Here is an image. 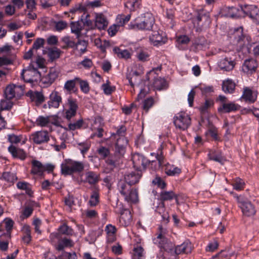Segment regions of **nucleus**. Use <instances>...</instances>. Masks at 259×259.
Listing matches in <instances>:
<instances>
[{
	"mask_svg": "<svg viewBox=\"0 0 259 259\" xmlns=\"http://www.w3.org/2000/svg\"><path fill=\"white\" fill-rule=\"evenodd\" d=\"M230 194L236 199L238 207L241 209L243 214L246 217L253 216L256 213L254 205L243 195H238L233 192Z\"/></svg>",
	"mask_w": 259,
	"mask_h": 259,
	"instance_id": "f257e3e1",
	"label": "nucleus"
},
{
	"mask_svg": "<svg viewBox=\"0 0 259 259\" xmlns=\"http://www.w3.org/2000/svg\"><path fill=\"white\" fill-rule=\"evenodd\" d=\"M84 167V164L81 161L66 159L61 165V173L64 176L80 173L83 171Z\"/></svg>",
	"mask_w": 259,
	"mask_h": 259,
	"instance_id": "f03ea898",
	"label": "nucleus"
},
{
	"mask_svg": "<svg viewBox=\"0 0 259 259\" xmlns=\"http://www.w3.org/2000/svg\"><path fill=\"white\" fill-rule=\"evenodd\" d=\"M131 186L125 182L120 181L118 184V189L125 201L136 203L138 201V191L136 189L132 188Z\"/></svg>",
	"mask_w": 259,
	"mask_h": 259,
	"instance_id": "7ed1b4c3",
	"label": "nucleus"
},
{
	"mask_svg": "<svg viewBox=\"0 0 259 259\" xmlns=\"http://www.w3.org/2000/svg\"><path fill=\"white\" fill-rule=\"evenodd\" d=\"M155 23V20L152 14L147 13L144 16L139 17L135 21L133 27L141 30H151Z\"/></svg>",
	"mask_w": 259,
	"mask_h": 259,
	"instance_id": "20e7f679",
	"label": "nucleus"
},
{
	"mask_svg": "<svg viewBox=\"0 0 259 259\" xmlns=\"http://www.w3.org/2000/svg\"><path fill=\"white\" fill-rule=\"evenodd\" d=\"M21 76L25 81L27 82H37L40 80L41 74L33 64H30L21 73Z\"/></svg>",
	"mask_w": 259,
	"mask_h": 259,
	"instance_id": "39448f33",
	"label": "nucleus"
},
{
	"mask_svg": "<svg viewBox=\"0 0 259 259\" xmlns=\"http://www.w3.org/2000/svg\"><path fill=\"white\" fill-rule=\"evenodd\" d=\"M59 74L60 71L58 68L52 67L44 75H41L40 81L44 87H50L58 78Z\"/></svg>",
	"mask_w": 259,
	"mask_h": 259,
	"instance_id": "423d86ee",
	"label": "nucleus"
},
{
	"mask_svg": "<svg viewBox=\"0 0 259 259\" xmlns=\"http://www.w3.org/2000/svg\"><path fill=\"white\" fill-rule=\"evenodd\" d=\"M174 123L177 128L184 131L190 125L191 119L187 113L181 112L174 117Z\"/></svg>",
	"mask_w": 259,
	"mask_h": 259,
	"instance_id": "0eeeda50",
	"label": "nucleus"
},
{
	"mask_svg": "<svg viewBox=\"0 0 259 259\" xmlns=\"http://www.w3.org/2000/svg\"><path fill=\"white\" fill-rule=\"evenodd\" d=\"M50 238L52 243H56V240H58V244L55 245V248L57 250L61 251L65 247H70L73 246L74 243L72 240L66 238H61L59 233H52L50 234Z\"/></svg>",
	"mask_w": 259,
	"mask_h": 259,
	"instance_id": "6e6552de",
	"label": "nucleus"
},
{
	"mask_svg": "<svg viewBox=\"0 0 259 259\" xmlns=\"http://www.w3.org/2000/svg\"><path fill=\"white\" fill-rule=\"evenodd\" d=\"M24 93V86L10 84L7 86L4 91L5 97L9 99L20 98Z\"/></svg>",
	"mask_w": 259,
	"mask_h": 259,
	"instance_id": "1a4fd4ad",
	"label": "nucleus"
},
{
	"mask_svg": "<svg viewBox=\"0 0 259 259\" xmlns=\"http://www.w3.org/2000/svg\"><path fill=\"white\" fill-rule=\"evenodd\" d=\"M151 155H154L156 159V160L148 161V164L152 169L153 170H158L165 164V160L162 151V145H160L156 153H152Z\"/></svg>",
	"mask_w": 259,
	"mask_h": 259,
	"instance_id": "9d476101",
	"label": "nucleus"
},
{
	"mask_svg": "<svg viewBox=\"0 0 259 259\" xmlns=\"http://www.w3.org/2000/svg\"><path fill=\"white\" fill-rule=\"evenodd\" d=\"M66 107L65 117L68 120H70L72 117L75 116L78 109L76 99L73 98L72 97H69L67 99Z\"/></svg>",
	"mask_w": 259,
	"mask_h": 259,
	"instance_id": "9b49d317",
	"label": "nucleus"
},
{
	"mask_svg": "<svg viewBox=\"0 0 259 259\" xmlns=\"http://www.w3.org/2000/svg\"><path fill=\"white\" fill-rule=\"evenodd\" d=\"M166 232L165 229L159 226L157 236L153 239L154 243L158 244L161 249H163L164 251H167L169 246L167 240L165 237Z\"/></svg>",
	"mask_w": 259,
	"mask_h": 259,
	"instance_id": "f8f14e48",
	"label": "nucleus"
},
{
	"mask_svg": "<svg viewBox=\"0 0 259 259\" xmlns=\"http://www.w3.org/2000/svg\"><path fill=\"white\" fill-rule=\"evenodd\" d=\"M132 160L134 167L139 171L145 169L148 163V160L139 153L134 154Z\"/></svg>",
	"mask_w": 259,
	"mask_h": 259,
	"instance_id": "ddd939ff",
	"label": "nucleus"
},
{
	"mask_svg": "<svg viewBox=\"0 0 259 259\" xmlns=\"http://www.w3.org/2000/svg\"><path fill=\"white\" fill-rule=\"evenodd\" d=\"M149 39L154 46H161L167 41L165 34L161 30L153 31Z\"/></svg>",
	"mask_w": 259,
	"mask_h": 259,
	"instance_id": "4468645a",
	"label": "nucleus"
},
{
	"mask_svg": "<svg viewBox=\"0 0 259 259\" xmlns=\"http://www.w3.org/2000/svg\"><path fill=\"white\" fill-rule=\"evenodd\" d=\"M235 63L229 55H226L221 58L218 62V66L223 71H230L234 68Z\"/></svg>",
	"mask_w": 259,
	"mask_h": 259,
	"instance_id": "2eb2a0df",
	"label": "nucleus"
},
{
	"mask_svg": "<svg viewBox=\"0 0 259 259\" xmlns=\"http://www.w3.org/2000/svg\"><path fill=\"white\" fill-rule=\"evenodd\" d=\"M31 138L34 143L36 144L46 143L50 140L49 133L46 131L35 132L31 135Z\"/></svg>",
	"mask_w": 259,
	"mask_h": 259,
	"instance_id": "dca6fc26",
	"label": "nucleus"
},
{
	"mask_svg": "<svg viewBox=\"0 0 259 259\" xmlns=\"http://www.w3.org/2000/svg\"><path fill=\"white\" fill-rule=\"evenodd\" d=\"M127 141L125 138L117 139L115 147L114 155L120 158L125 153V146L127 145Z\"/></svg>",
	"mask_w": 259,
	"mask_h": 259,
	"instance_id": "f3484780",
	"label": "nucleus"
},
{
	"mask_svg": "<svg viewBox=\"0 0 259 259\" xmlns=\"http://www.w3.org/2000/svg\"><path fill=\"white\" fill-rule=\"evenodd\" d=\"M243 13L252 19L255 20L258 17L259 9L255 5H244L241 6Z\"/></svg>",
	"mask_w": 259,
	"mask_h": 259,
	"instance_id": "a211bd4d",
	"label": "nucleus"
},
{
	"mask_svg": "<svg viewBox=\"0 0 259 259\" xmlns=\"http://www.w3.org/2000/svg\"><path fill=\"white\" fill-rule=\"evenodd\" d=\"M193 245L188 240H185L182 244L177 245L175 248V253L177 254H188L191 252Z\"/></svg>",
	"mask_w": 259,
	"mask_h": 259,
	"instance_id": "6ab92c4d",
	"label": "nucleus"
},
{
	"mask_svg": "<svg viewBox=\"0 0 259 259\" xmlns=\"http://www.w3.org/2000/svg\"><path fill=\"white\" fill-rule=\"evenodd\" d=\"M258 64L255 60L251 59L246 60L242 67L243 72L247 74H252L255 72Z\"/></svg>",
	"mask_w": 259,
	"mask_h": 259,
	"instance_id": "aec40b11",
	"label": "nucleus"
},
{
	"mask_svg": "<svg viewBox=\"0 0 259 259\" xmlns=\"http://www.w3.org/2000/svg\"><path fill=\"white\" fill-rule=\"evenodd\" d=\"M62 102V98L59 93L56 91H53L50 95L48 104L49 108H57Z\"/></svg>",
	"mask_w": 259,
	"mask_h": 259,
	"instance_id": "412c9836",
	"label": "nucleus"
},
{
	"mask_svg": "<svg viewBox=\"0 0 259 259\" xmlns=\"http://www.w3.org/2000/svg\"><path fill=\"white\" fill-rule=\"evenodd\" d=\"M257 92L256 91H252L248 88L244 89L241 99L244 100L246 102L249 103H254L257 98Z\"/></svg>",
	"mask_w": 259,
	"mask_h": 259,
	"instance_id": "4be33fe9",
	"label": "nucleus"
},
{
	"mask_svg": "<svg viewBox=\"0 0 259 259\" xmlns=\"http://www.w3.org/2000/svg\"><path fill=\"white\" fill-rule=\"evenodd\" d=\"M8 150L14 158L24 160L27 157L26 153L23 149L17 148L13 145L9 146Z\"/></svg>",
	"mask_w": 259,
	"mask_h": 259,
	"instance_id": "5701e85b",
	"label": "nucleus"
},
{
	"mask_svg": "<svg viewBox=\"0 0 259 259\" xmlns=\"http://www.w3.org/2000/svg\"><path fill=\"white\" fill-rule=\"evenodd\" d=\"M239 109V106L233 102L224 103L218 108V111L222 113H229L235 111Z\"/></svg>",
	"mask_w": 259,
	"mask_h": 259,
	"instance_id": "b1692460",
	"label": "nucleus"
},
{
	"mask_svg": "<svg viewBox=\"0 0 259 259\" xmlns=\"http://www.w3.org/2000/svg\"><path fill=\"white\" fill-rule=\"evenodd\" d=\"M142 176L141 171L137 170L133 171L125 176V182L131 185H135L138 183Z\"/></svg>",
	"mask_w": 259,
	"mask_h": 259,
	"instance_id": "393cba45",
	"label": "nucleus"
},
{
	"mask_svg": "<svg viewBox=\"0 0 259 259\" xmlns=\"http://www.w3.org/2000/svg\"><path fill=\"white\" fill-rule=\"evenodd\" d=\"M106 17L101 13L96 14L95 25L99 29H104L108 25Z\"/></svg>",
	"mask_w": 259,
	"mask_h": 259,
	"instance_id": "a878e982",
	"label": "nucleus"
},
{
	"mask_svg": "<svg viewBox=\"0 0 259 259\" xmlns=\"http://www.w3.org/2000/svg\"><path fill=\"white\" fill-rule=\"evenodd\" d=\"M45 171V165L40 161L36 160L32 161L31 172L34 175L41 176Z\"/></svg>",
	"mask_w": 259,
	"mask_h": 259,
	"instance_id": "bb28decb",
	"label": "nucleus"
},
{
	"mask_svg": "<svg viewBox=\"0 0 259 259\" xmlns=\"http://www.w3.org/2000/svg\"><path fill=\"white\" fill-rule=\"evenodd\" d=\"M119 221L120 224L124 226H127L130 224L132 221V215L128 209H124L120 212Z\"/></svg>",
	"mask_w": 259,
	"mask_h": 259,
	"instance_id": "cd10ccee",
	"label": "nucleus"
},
{
	"mask_svg": "<svg viewBox=\"0 0 259 259\" xmlns=\"http://www.w3.org/2000/svg\"><path fill=\"white\" fill-rule=\"evenodd\" d=\"M105 231L107 235V242L109 243L114 242L116 240V227L111 224H108L106 226Z\"/></svg>",
	"mask_w": 259,
	"mask_h": 259,
	"instance_id": "c85d7f7f",
	"label": "nucleus"
},
{
	"mask_svg": "<svg viewBox=\"0 0 259 259\" xmlns=\"http://www.w3.org/2000/svg\"><path fill=\"white\" fill-rule=\"evenodd\" d=\"M236 87L235 83L232 79H227L223 82L222 90L226 93H233Z\"/></svg>",
	"mask_w": 259,
	"mask_h": 259,
	"instance_id": "c756f323",
	"label": "nucleus"
},
{
	"mask_svg": "<svg viewBox=\"0 0 259 259\" xmlns=\"http://www.w3.org/2000/svg\"><path fill=\"white\" fill-rule=\"evenodd\" d=\"M9 99L5 97L0 101V114L4 110H10L14 105V102Z\"/></svg>",
	"mask_w": 259,
	"mask_h": 259,
	"instance_id": "7c9ffc66",
	"label": "nucleus"
},
{
	"mask_svg": "<svg viewBox=\"0 0 259 259\" xmlns=\"http://www.w3.org/2000/svg\"><path fill=\"white\" fill-rule=\"evenodd\" d=\"M85 182L91 185H94L99 181V176L96 172L92 171L85 173Z\"/></svg>",
	"mask_w": 259,
	"mask_h": 259,
	"instance_id": "2f4dec72",
	"label": "nucleus"
},
{
	"mask_svg": "<svg viewBox=\"0 0 259 259\" xmlns=\"http://www.w3.org/2000/svg\"><path fill=\"white\" fill-rule=\"evenodd\" d=\"M99 202V189L97 187H94L92 189V192L89 203L91 206H95L97 205Z\"/></svg>",
	"mask_w": 259,
	"mask_h": 259,
	"instance_id": "473e14b6",
	"label": "nucleus"
},
{
	"mask_svg": "<svg viewBox=\"0 0 259 259\" xmlns=\"http://www.w3.org/2000/svg\"><path fill=\"white\" fill-rule=\"evenodd\" d=\"M113 52L120 59H127L131 57L132 53L128 50H122L118 47H115Z\"/></svg>",
	"mask_w": 259,
	"mask_h": 259,
	"instance_id": "72a5a7b5",
	"label": "nucleus"
},
{
	"mask_svg": "<svg viewBox=\"0 0 259 259\" xmlns=\"http://www.w3.org/2000/svg\"><path fill=\"white\" fill-rule=\"evenodd\" d=\"M76 82H77V81L75 80V77L73 79L66 81L64 85V90L69 94L75 92L76 91L75 87Z\"/></svg>",
	"mask_w": 259,
	"mask_h": 259,
	"instance_id": "f704fd0d",
	"label": "nucleus"
},
{
	"mask_svg": "<svg viewBox=\"0 0 259 259\" xmlns=\"http://www.w3.org/2000/svg\"><path fill=\"white\" fill-rule=\"evenodd\" d=\"M164 165L165 166V173L168 176H174L180 174L181 172L180 168L178 167H176L173 165H170L168 163Z\"/></svg>",
	"mask_w": 259,
	"mask_h": 259,
	"instance_id": "c9c22d12",
	"label": "nucleus"
},
{
	"mask_svg": "<svg viewBox=\"0 0 259 259\" xmlns=\"http://www.w3.org/2000/svg\"><path fill=\"white\" fill-rule=\"evenodd\" d=\"M153 85L156 90H161L166 87V82L164 78L156 77L154 78Z\"/></svg>",
	"mask_w": 259,
	"mask_h": 259,
	"instance_id": "e433bc0d",
	"label": "nucleus"
},
{
	"mask_svg": "<svg viewBox=\"0 0 259 259\" xmlns=\"http://www.w3.org/2000/svg\"><path fill=\"white\" fill-rule=\"evenodd\" d=\"M231 185L234 190L241 191L244 189L245 184L244 182L240 178H236L233 180Z\"/></svg>",
	"mask_w": 259,
	"mask_h": 259,
	"instance_id": "4c0bfd02",
	"label": "nucleus"
},
{
	"mask_svg": "<svg viewBox=\"0 0 259 259\" xmlns=\"http://www.w3.org/2000/svg\"><path fill=\"white\" fill-rule=\"evenodd\" d=\"M71 32L76 35L78 38L81 34V31L82 29V25L79 22H73L70 25Z\"/></svg>",
	"mask_w": 259,
	"mask_h": 259,
	"instance_id": "58836bf2",
	"label": "nucleus"
},
{
	"mask_svg": "<svg viewBox=\"0 0 259 259\" xmlns=\"http://www.w3.org/2000/svg\"><path fill=\"white\" fill-rule=\"evenodd\" d=\"M30 97L31 99L34 101L37 104L42 103L45 101V97L44 95L39 92H32L30 93Z\"/></svg>",
	"mask_w": 259,
	"mask_h": 259,
	"instance_id": "ea45409f",
	"label": "nucleus"
},
{
	"mask_svg": "<svg viewBox=\"0 0 259 259\" xmlns=\"http://www.w3.org/2000/svg\"><path fill=\"white\" fill-rule=\"evenodd\" d=\"M17 187L19 189L25 190L26 193L30 196H31L33 192L30 187L29 183L25 182H19L17 184Z\"/></svg>",
	"mask_w": 259,
	"mask_h": 259,
	"instance_id": "a19ab883",
	"label": "nucleus"
},
{
	"mask_svg": "<svg viewBox=\"0 0 259 259\" xmlns=\"http://www.w3.org/2000/svg\"><path fill=\"white\" fill-rule=\"evenodd\" d=\"M58 233L60 235L61 234H63L67 236H72L74 232L73 229L66 224H63L62 225L60 226L58 229Z\"/></svg>",
	"mask_w": 259,
	"mask_h": 259,
	"instance_id": "79ce46f5",
	"label": "nucleus"
},
{
	"mask_svg": "<svg viewBox=\"0 0 259 259\" xmlns=\"http://www.w3.org/2000/svg\"><path fill=\"white\" fill-rule=\"evenodd\" d=\"M131 17V14H128L126 16L122 14L118 15L116 19V24L119 26H123L130 21Z\"/></svg>",
	"mask_w": 259,
	"mask_h": 259,
	"instance_id": "37998d69",
	"label": "nucleus"
},
{
	"mask_svg": "<svg viewBox=\"0 0 259 259\" xmlns=\"http://www.w3.org/2000/svg\"><path fill=\"white\" fill-rule=\"evenodd\" d=\"M75 80L79 82L81 91L84 94H88L90 90L88 82L87 80H82L78 77H75Z\"/></svg>",
	"mask_w": 259,
	"mask_h": 259,
	"instance_id": "c03bdc74",
	"label": "nucleus"
},
{
	"mask_svg": "<svg viewBox=\"0 0 259 259\" xmlns=\"http://www.w3.org/2000/svg\"><path fill=\"white\" fill-rule=\"evenodd\" d=\"M150 55L147 51L143 49H140L137 52V57L141 61L145 62L149 60Z\"/></svg>",
	"mask_w": 259,
	"mask_h": 259,
	"instance_id": "a18cd8bd",
	"label": "nucleus"
},
{
	"mask_svg": "<svg viewBox=\"0 0 259 259\" xmlns=\"http://www.w3.org/2000/svg\"><path fill=\"white\" fill-rule=\"evenodd\" d=\"M52 139L54 140V142L51 145L54 147L56 151H60L66 148L65 141L64 139H60L61 142L60 143L58 141L56 140L54 138H52Z\"/></svg>",
	"mask_w": 259,
	"mask_h": 259,
	"instance_id": "49530a36",
	"label": "nucleus"
},
{
	"mask_svg": "<svg viewBox=\"0 0 259 259\" xmlns=\"http://www.w3.org/2000/svg\"><path fill=\"white\" fill-rule=\"evenodd\" d=\"M120 159V158H119V157L114 155L113 156H109L106 160V163L111 168H113L116 166Z\"/></svg>",
	"mask_w": 259,
	"mask_h": 259,
	"instance_id": "de8ad7c7",
	"label": "nucleus"
},
{
	"mask_svg": "<svg viewBox=\"0 0 259 259\" xmlns=\"http://www.w3.org/2000/svg\"><path fill=\"white\" fill-rule=\"evenodd\" d=\"M101 88L103 90L104 94L107 95L111 94L115 90V87L114 86H111L110 83L108 80H107L105 83L102 85Z\"/></svg>",
	"mask_w": 259,
	"mask_h": 259,
	"instance_id": "09e8293b",
	"label": "nucleus"
},
{
	"mask_svg": "<svg viewBox=\"0 0 259 259\" xmlns=\"http://www.w3.org/2000/svg\"><path fill=\"white\" fill-rule=\"evenodd\" d=\"M61 51L60 49L55 48L49 50L48 51V56L52 60H55L60 57Z\"/></svg>",
	"mask_w": 259,
	"mask_h": 259,
	"instance_id": "8fccbe9b",
	"label": "nucleus"
},
{
	"mask_svg": "<svg viewBox=\"0 0 259 259\" xmlns=\"http://www.w3.org/2000/svg\"><path fill=\"white\" fill-rule=\"evenodd\" d=\"M140 2L141 0H127L125 3V7L130 11H133L135 8L139 7Z\"/></svg>",
	"mask_w": 259,
	"mask_h": 259,
	"instance_id": "3c124183",
	"label": "nucleus"
},
{
	"mask_svg": "<svg viewBox=\"0 0 259 259\" xmlns=\"http://www.w3.org/2000/svg\"><path fill=\"white\" fill-rule=\"evenodd\" d=\"M4 223L5 224V229L7 231L6 235L9 237H10L11 231L13 228L14 223L12 220L8 218L6 219L4 221Z\"/></svg>",
	"mask_w": 259,
	"mask_h": 259,
	"instance_id": "603ef678",
	"label": "nucleus"
},
{
	"mask_svg": "<svg viewBox=\"0 0 259 259\" xmlns=\"http://www.w3.org/2000/svg\"><path fill=\"white\" fill-rule=\"evenodd\" d=\"M176 197V195L172 191H163L160 194V199L162 201L170 200Z\"/></svg>",
	"mask_w": 259,
	"mask_h": 259,
	"instance_id": "864d4df0",
	"label": "nucleus"
},
{
	"mask_svg": "<svg viewBox=\"0 0 259 259\" xmlns=\"http://www.w3.org/2000/svg\"><path fill=\"white\" fill-rule=\"evenodd\" d=\"M209 160H214L221 164H223L225 161V158L221 154H216L213 153H209L208 154Z\"/></svg>",
	"mask_w": 259,
	"mask_h": 259,
	"instance_id": "5fc2aeb1",
	"label": "nucleus"
},
{
	"mask_svg": "<svg viewBox=\"0 0 259 259\" xmlns=\"http://www.w3.org/2000/svg\"><path fill=\"white\" fill-rule=\"evenodd\" d=\"M3 178L10 183H14L17 179L15 174L11 172H4L3 174Z\"/></svg>",
	"mask_w": 259,
	"mask_h": 259,
	"instance_id": "6e6d98bb",
	"label": "nucleus"
},
{
	"mask_svg": "<svg viewBox=\"0 0 259 259\" xmlns=\"http://www.w3.org/2000/svg\"><path fill=\"white\" fill-rule=\"evenodd\" d=\"M97 152L102 159H105L110 154L109 149L104 146L100 147L97 150Z\"/></svg>",
	"mask_w": 259,
	"mask_h": 259,
	"instance_id": "4d7b16f0",
	"label": "nucleus"
},
{
	"mask_svg": "<svg viewBox=\"0 0 259 259\" xmlns=\"http://www.w3.org/2000/svg\"><path fill=\"white\" fill-rule=\"evenodd\" d=\"M93 65L92 61L89 58H85L82 61L79 62L77 64V66L79 68H81V66H82L85 69H90Z\"/></svg>",
	"mask_w": 259,
	"mask_h": 259,
	"instance_id": "13d9d810",
	"label": "nucleus"
},
{
	"mask_svg": "<svg viewBox=\"0 0 259 259\" xmlns=\"http://www.w3.org/2000/svg\"><path fill=\"white\" fill-rule=\"evenodd\" d=\"M213 105V102L212 100H206L204 103L200 106L199 110L202 113H205L207 112L208 108Z\"/></svg>",
	"mask_w": 259,
	"mask_h": 259,
	"instance_id": "bf43d9fd",
	"label": "nucleus"
},
{
	"mask_svg": "<svg viewBox=\"0 0 259 259\" xmlns=\"http://www.w3.org/2000/svg\"><path fill=\"white\" fill-rule=\"evenodd\" d=\"M50 122L49 117L39 116L36 120V123L37 125L40 126H46Z\"/></svg>",
	"mask_w": 259,
	"mask_h": 259,
	"instance_id": "052dcab7",
	"label": "nucleus"
},
{
	"mask_svg": "<svg viewBox=\"0 0 259 259\" xmlns=\"http://www.w3.org/2000/svg\"><path fill=\"white\" fill-rule=\"evenodd\" d=\"M154 100L152 98H149L145 100L143 103V109L147 112L149 109L153 105Z\"/></svg>",
	"mask_w": 259,
	"mask_h": 259,
	"instance_id": "680f3d73",
	"label": "nucleus"
},
{
	"mask_svg": "<svg viewBox=\"0 0 259 259\" xmlns=\"http://www.w3.org/2000/svg\"><path fill=\"white\" fill-rule=\"evenodd\" d=\"M83 124V120L82 119H79L77 120L76 122L74 123H70L68 124V130L70 131H74L76 129L80 128Z\"/></svg>",
	"mask_w": 259,
	"mask_h": 259,
	"instance_id": "e2e57ef3",
	"label": "nucleus"
},
{
	"mask_svg": "<svg viewBox=\"0 0 259 259\" xmlns=\"http://www.w3.org/2000/svg\"><path fill=\"white\" fill-rule=\"evenodd\" d=\"M134 253L133 255V258H136L140 257H144V249L141 246H138L134 248Z\"/></svg>",
	"mask_w": 259,
	"mask_h": 259,
	"instance_id": "0e129e2a",
	"label": "nucleus"
},
{
	"mask_svg": "<svg viewBox=\"0 0 259 259\" xmlns=\"http://www.w3.org/2000/svg\"><path fill=\"white\" fill-rule=\"evenodd\" d=\"M25 4L26 5V10H25L26 12H27V11H35L36 9V4L35 0H26Z\"/></svg>",
	"mask_w": 259,
	"mask_h": 259,
	"instance_id": "69168bd1",
	"label": "nucleus"
},
{
	"mask_svg": "<svg viewBox=\"0 0 259 259\" xmlns=\"http://www.w3.org/2000/svg\"><path fill=\"white\" fill-rule=\"evenodd\" d=\"M175 11L176 10L173 8L166 9V10L165 17L170 23L172 22L175 19Z\"/></svg>",
	"mask_w": 259,
	"mask_h": 259,
	"instance_id": "338daca9",
	"label": "nucleus"
},
{
	"mask_svg": "<svg viewBox=\"0 0 259 259\" xmlns=\"http://www.w3.org/2000/svg\"><path fill=\"white\" fill-rule=\"evenodd\" d=\"M45 44V39L42 38H37L34 42L32 49L38 50L42 47Z\"/></svg>",
	"mask_w": 259,
	"mask_h": 259,
	"instance_id": "774afa93",
	"label": "nucleus"
}]
</instances>
